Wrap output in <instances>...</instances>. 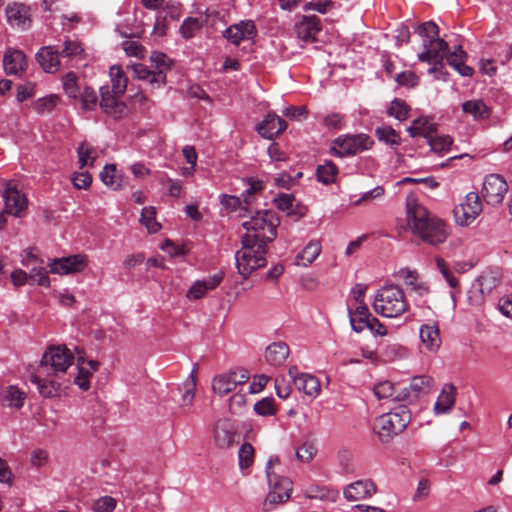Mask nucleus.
I'll return each instance as SVG.
<instances>
[{"instance_id": "nucleus-1", "label": "nucleus", "mask_w": 512, "mask_h": 512, "mask_svg": "<svg viewBox=\"0 0 512 512\" xmlns=\"http://www.w3.org/2000/svg\"><path fill=\"white\" fill-rule=\"evenodd\" d=\"M279 219L272 210L258 211L242 226L246 233L242 236V248L235 254L238 272L248 278L250 274L266 265L267 243L277 236Z\"/></svg>"}, {"instance_id": "nucleus-2", "label": "nucleus", "mask_w": 512, "mask_h": 512, "mask_svg": "<svg viewBox=\"0 0 512 512\" xmlns=\"http://www.w3.org/2000/svg\"><path fill=\"white\" fill-rule=\"evenodd\" d=\"M74 356L65 346L49 347L41 359L40 367L30 380L37 386L43 397H55L60 390V383L51 377H59L73 364Z\"/></svg>"}, {"instance_id": "nucleus-3", "label": "nucleus", "mask_w": 512, "mask_h": 512, "mask_svg": "<svg viewBox=\"0 0 512 512\" xmlns=\"http://www.w3.org/2000/svg\"><path fill=\"white\" fill-rule=\"evenodd\" d=\"M406 219L413 236L427 245L438 246L449 236L447 224L415 200L407 202Z\"/></svg>"}, {"instance_id": "nucleus-4", "label": "nucleus", "mask_w": 512, "mask_h": 512, "mask_svg": "<svg viewBox=\"0 0 512 512\" xmlns=\"http://www.w3.org/2000/svg\"><path fill=\"white\" fill-rule=\"evenodd\" d=\"M416 32L422 37L423 51L418 54V59L421 62L429 64H442L444 52L448 48V44L443 39L439 38V28L432 22H424L420 24ZM437 67L429 68V73L436 72Z\"/></svg>"}, {"instance_id": "nucleus-5", "label": "nucleus", "mask_w": 512, "mask_h": 512, "mask_svg": "<svg viewBox=\"0 0 512 512\" xmlns=\"http://www.w3.org/2000/svg\"><path fill=\"white\" fill-rule=\"evenodd\" d=\"M372 306L383 317L397 318L408 310L409 304L400 287L386 285L377 291Z\"/></svg>"}, {"instance_id": "nucleus-6", "label": "nucleus", "mask_w": 512, "mask_h": 512, "mask_svg": "<svg viewBox=\"0 0 512 512\" xmlns=\"http://www.w3.org/2000/svg\"><path fill=\"white\" fill-rule=\"evenodd\" d=\"M278 457H271L266 464V477L269 484V492L263 503L265 511H272L278 504L289 500L293 489L292 481L284 476H280L273 471V466L279 464Z\"/></svg>"}, {"instance_id": "nucleus-7", "label": "nucleus", "mask_w": 512, "mask_h": 512, "mask_svg": "<svg viewBox=\"0 0 512 512\" xmlns=\"http://www.w3.org/2000/svg\"><path fill=\"white\" fill-rule=\"evenodd\" d=\"M411 421V412L402 405L395 411L377 417L373 429L379 440L388 443L393 437L403 432Z\"/></svg>"}, {"instance_id": "nucleus-8", "label": "nucleus", "mask_w": 512, "mask_h": 512, "mask_svg": "<svg viewBox=\"0 0 512 512\" xmlns=\"http://www.w3.org/2000/svg\"><path fill=\"white\" fill-rule=\"evenodd\" d=\"M150 61L152 68L144 64H135L132 66V72L134 77L146 81L152 89L159 88L166 83V73L171 67L167 62V56L161 52H153Z\"/></svg>"}, {"instance_id": "nucleus-9", "label": "nucleus", "mask_w": 512, "mask_h": 512, "mask_svg": "<svg viewBox=\"0 0 512 512\" xmlns=\"http://www.w3.org/2000/svg\"><path fill=\"white\" fill-rule=\"evenodd\" d=\"M373 140L366 134L340 135L332 141L330 153L336 157L355 155L368 150Z\"/></svg>"}, {"instance_id": "nucleus-10", "label": "nucleus", "mask_w": 512, "mask_h": 512, "mask_svg": "<svg viewBox=\"0 0 512 512\" xmlns=\"http://www.w3.org/2000/svg\"><path fill=\"white\" fill-rule=\"evenodd\" d=\"M482 212L480 197L475 192H469L464 200L453 209L455 221L460 226H468Z\"/></svg>"}, {"instance_id": "nucleus-11", "label": "nucleus", "mask_w": 512, "mask_h": 512, "mask_svg": "<svg viewBox=\"0 0 512 512\" xmlns=\"http://www.w3.org/2000/svg\"><path fill=\"white\" fill-rule=\"evenodd\" d=\"M501 273L497 269L485 270L472 285L469 299L474 304H481L485 295L490 294L500 283Z\"/></svg>"}, {"instance_id": "nucleus-12", "label": "nucleus", "mask_w": 512, "mask_h": 512, "mask_svg": "<svg viewBox=\"0 0 512 512\" xmlns=\"http://www.w3.org/2000/svg\"><path fill=\"white\" fill-rule=\"evenodd\" d=\"M508 191L506 180L498 174L488 175L483 183L482 197L491 206L500 205Z\"/></svg>"}, {"instance_id": "nucleus-13", "label": "nucleus", "mask_w": 512, "mask_h": 512, "mask_svg": "<svg viewBox=\"0 0 512 512\" xmlns=\"http://www.w3.org/2000/svg\"><path fill=\"white\" fill-rule=\"evenodd\" d=\"M5 205V212L14 217H22L27 209L28 200L21 191L18 190L14 181H8L2 193Z\"/></svg>"}, {"instance_id": "nucleus-14", "label": "nucleus", "mask_w": 512, "mask_h": 512, "mask_svg": "<svg viewBox=\"0 0 512 512\" xmlns=\"http://www.w3.org/2000/svg\"><path fill=\"white\" fill-rule=\"evenodd\" d=\"M237 427L229 418L218 419L213 428V439L217 447L226 449L234 445Z\"/></svg>"}, {"instance_id": "nucleus-15", "label": "nucleus", "mask_w": 512, "mask_h": 512, "mask_svg": "<svg viewBox=\"0 0 512 512\" xmlns=\"http://www.w3.org/2000/svg\"><path fill=\"white\" fill-rule=\"evenodd\" d=\"M101 101L99 103L101 109L108 116L119 119L122 118L127 111V107L123 101L120 100L122 95H116L110 91L109 86L100 87Z\"/></svg>"}, {"instance_id": "nucleus-16", "label": "nucleus", "mask_w": 512, "mask_h": 512, "mask_svg": "<svg viewBox=\"0 0 512 512\" xmlns=\"http://www.w3.org/2000/svg\"><path fill=\"white\" fill-rule=\"evenodd\" d=\"M256 35L257 29L252 20H242L229 26L223 32V37L236 46L242 41L254 39Z\"/></svg>"}, {"instance_id": "nucleus-17", "label": "nucleus", "mask_w": 512, "mask_h": 512, "mask_svg": "<svg viewBox=\"0 0 512 512\" xmlns=\"http://www.w3.org/2000/svg\"><path fill=\"white\" fill-rule=\"evenodd\" d=\"M86 265V256L80 254L56 258L50 263V272L59 275H68L83 271Z\"/></svg>"}, {"instance_id": "nucleus-18", "label": "nucleus", "mask_w": 512, "mask_h": 512, "mask_svg": "<svg viewBox=\"0 0 512 512\" xmlns=\"http://www.w3.org/2000/svg\"><path fill=\"white\" fill-rule=\"evenodd\" d=\"M374 395L379 400H391L392 402H405L410 400L407 387H399L390 381H382L374 385Z\"/></svg>"}, {"instance_id": "nucleus-19", "label": "nucleus", "mask_w": 512, "mask_h": 512, "mask_svg": "<svg viewBox=\"0 0 512 512\" xmlns=\"http://www.w3.org/2000/svg\"><path fill=\"white\" fill-rule=\"evenodd\" d=\"M321 31V20L315 15H303L295 24V33L299 39L306 43L316 41L317 34Z\"/></svg>"}, {"instance_id": "nucleus-20", "label": "nucleus", "mask_w": 512, "mask_h": 512, "mask_svg": "<svg viewBox=\"0 0 512 512\" xmlns=\"http://www.w3.org/2000/svg\"><path fill=\"white\" fill-rule=\"evenodd\" d=\"M6 19L12 28L27 30L31 26L30 8L24 4L14 3L5 10Z\"/></svg>"}, {"instance_id": "nucleus-21", "label": "nucleus", "mask_w": 512, "mask_h": 512, "mask_svg": "<svg viewBox=\"0 0 512 512\" xmlns=\"http://www.w3.org/2000/svg\"><path fill=\"white\" fill-rule=\"evenodd\" d=\"M376 491L377 487L371 480H358L347 485L343 495L346 500L354 502L370 498Z\"/></svg>"}, {"instance_id": "nucleus-22", "label": "nucleus", "mask_w": 512, "mask_h": 512, "mask_svg": "<svg viewBox=\"0 0 512 512\" xmlns=\"http://www.w3.org/2000/svg\"><path fill=\"white\" fill-rule=\"evenodd\" d=\"M287 128L284 119L273 112L266 115L261 123L257 126V132L265 139L272 140L278 137Z\"/></svg>"}, {"instance_id": "nucleus-23", "label": "nucleus", "mask_w": 512, "mask_h": 512, "mask_svg": "<svg viewBox=\"0 0 512 512\" xmlns=\"http://www.w3.org/2000/svg\"><path fill=\"white\" fill-rule=\"evenodd\" d=\"M36 60L46 73H56L62 65L60 52L54 46L41 47Z\"/></svg>"}, {"instance_id": "nucleus-24", "label": "nucleus", "mask_w": 512, "mask_h": 512, "mask_svg": "<svg viewBox=\"0 0 512 512\" xmlns=\"http://www.w3.org/2000/svg\"><path fill=\"white\" fill-rule=\"evenodd\" d=\"M3 67L7 74L17 75L25 70L26 56L21 50L8 49L3 57Z\"/></svg>"}, {"instance_id": "nucleus-25", "label": "nucleus", "mask_w": 512, "mask_h": 512, "mask_svg": "<svg viewBox=\"0 0 512 512\" xmlns=\"http://www.w3.org/2000/svg\"><path fill=\"white\" fill-rule=\"evenodd\" d=\"M223 280L222 273H216L207 279L196 281L187 292L191 299L202 298L207 291L215 289Z\"/></svg>"}, {"instance_id": "nucleus-26", "label": "nucleus", "mask_w": 512, "mask_h": 512, "mask_svg": "<svg viewBox=\"0 0 512 512\" xmlns=\"http://www.w3.org/2000/svg\"><path fill=\"white\" fill-rule=\"evenodd\" d=\"M289 346L285 342H274L265 350V360L271 366H280L288 358Z\"/></svg>"}, {"instance_id": "nucleus-27", "label": "nucleus", "mask_w": 512, "mask_h": 512, "mask_svg": "<svg viewBox=\"0 0 512 512\" xmlns=\"http://www.w3.org/2000/svg\"><path fill=\"white\" fill-rule=\"evenodd\" d=\"M434 387V379L428 375L415 376L411 379L410 385L407 388L410 393L411 402L420 396L427 395Z\"/></svg>"}, {"instance_id": "nucleus-28", "label": "nucleus", "mask_w": 512, "mask_h": 512, "mask_svg": "<svg viewBox=\"0 0 512 512\" xmlns=\"http://www.w3.org/2000/svg\"><path fill=\"white\" fill-rule=\"evenodd\" d=\"M348 315L351 327L357 333L362 332L373 317L365 303L358 305L355 311L348 309Z\"/></svg>"}, {"instance_id": "nucleus-29", "label": "nucleus", "mask_w": 512, "mask_h": 512, "mask_svg": "<svg viewBox=\"0 0 512 512\" xmlns=\"http://www.w3.org/2000/svg\"><path fill=\"white\" fill-rule=\"evenodd\" d=\"M462 111L475 121L487 120L491 115L490 107L482 99H473L462 104Z\"/></svg>"}, {"instance_id": "nucleus-30", "label": "nucleus", "mask_w": 512, "mask_h": 512, "mask_svg": "<svg viewBox=\"0 0 512 512\" xmlns=\"http://www.w3.org/2000/svg\"><path fill=\"white\" fill-rule=\"evenodd\" d=\"M420 339L423 345L432 352L439 349L441 345V338L439 328L435 324H424L420 327Z\"/></svg>"}, {"instance_id": "nucleus-31", "label": "nucleus", "mask_w": 512, "mask_h": 512, "mask_svg": "<svg viewBox=\"0 0 512 512\" xmlns=\"http://www.w3.org/2000/svg\"><path fill=\"white\" fill-rule=\"evenodd\" d=\"M236 372L230 371L228 373L220 374L213 378L212 389L219 396H225L236 389Z\"/></svg>"}, {"instance_id": "nucleus-32", "label": "nucleus", "mask_w": 512, "mask_h": 512, "mask_svg": "<svg viewBox=\"0 0 512 512\" xmlns=\"http://www.w3.org/2000/svg\"><path fill=\"white\" fill-rule=\"evenodd\" d=\"M454 403L455 388L451 384H446L435 402L434 412L436 414L447 413L453 407Z\"/></svg>"}, {"instance_id": "nucleus-33", "label": "nucleus", "mask_w": 512, "mask_h": 512, "mask_svg": "<svg viewBox=\"0 0 512 512\" xmlns=\"http://www.w3.org/2000/svg\"><path fill=\"white\" fill-rule=\"evenodd\" d=\"M295 387L310 397H316L321 389L320 381L313 375L302 373L295 380Z\"/></svg>"}, {"instance_id": "nucleus-34", "label": "nucleus", "mask_w": 512, "mask_h": 512, "mask_svg": "<svg viewBox=\"0 0 512 512\" xmlns=\"http://www.w3.org/2000/svg\"><path fill=\"white\" fill-rule=\"evenodd\" d=\"M411 137L423 136L427 140L436 132V126L427 118L415 119L407 129Z\"/></svg>"}, {"instance_id": "nucleus-35", "label": "nucleus", "mask_w": 512, "mask_h": 512, "mask_svg": "<svg viewBox=\"0 0 512 512\" xmlns=\"http://www.w3.org/2000/svg\"><path fill=\"white\" fill-rule=\"evenodd\" d=\"M466 56V52L459 46L454 52H451L446 56V60L447 63L460 75L471 76L473 74V69L464 64Z\"/></svg>"}, {"instance_id": "nucleus-36", "label": "nucleus", "mask_w": 512, "mask_h": 512, "mask_svg": "<svg viewBox=\"0 0 512 512\" xmlns=\"http://www.w3.org/2000/svg\"><path fill=\"white\" fill-rule=\"evenodd\" d=\"M395 277L397 279L403 280L404 284L408 288L419 292V294L427 292L428 290L423 283L418 282V273L414 270H410L409 268H401L395 273Z\"/></svg>"}, {"instance_id": "nucleus-37", "label": "nucleus", "mask_w": 512, "mask_h": 512, "mask_svg": "<svg viewBox=\"0 0 512 512\" xmlns=\"http://www.w3.org/2000/svg\"><path fill=\"white\" fill-rule=\"evenodd\" d=\"M375 135L380 142L390 146L391 148H397L401 144L400 135L391 126L382 125L375 129Z\"/></svg>"}, {"instance_id": "nucleus-38", "label": "nucleus", "mask_w": 512, "mask_h": 512, "mask_svg": "<svg viewBox=\"0 0 512 512\" xmlns=\"http://www.w3.org/2000/svg\"><path fill=\"white\" fill-rule=\"evenodd\" d=\"M197 368L191 371L187 380L183 383V394L181 397V405L182 406H190L195 397L196 384H197Z\"/></svg>"}, {"instance_id": "nucleus-39", "label": "nucleus", "mask_w": 512, "mask_h": 512, "mask_svg": "<svg viewBox=\"0 0 512 512\" xmlns=\"http://www.w3.org/2000/svg\"><path fill=\"white\" fill-rule=\"evenodd\" d=\"M25 398L26 394L16 386H9L3 392V402L12 408H21Z\"/></svg>"}, {"instance_id": "nucleus-40", "label": "nucleus", "mask_w": 512, "mask_h": 512, "mask_svg": "<svg viewBox=\"0 0 512 512\" xmlns=\"http://www.w3.org/2000/svg\"><path fill=\"white\" fill-rule=\"evenodd\" d=\"M110 77L112 82L111 90L116 95H123L127 88V78L119 66L110 68Z\"/></svg>"}, {"instance_id": "nucleus-41", "label": "nucleus", "mask_w": 512, "mask_h": 512, "mask_svg": "<svg viewBox=\"0 0 512 512\" xmlns=\"http://www.w3.org/2000/svg\"><path fill=\"white\" fill-rule=\"evenodd\" d=\"M61 58H66L67 61H72L82 57L84 49L80 42L76 40L66 39L63 48L59 50Z\"/></svg>"}, {"instance_id": "nucleus-42", "label": "nucleus", "mask_w": 512, "mask_h": 512, "mask_svg": "<svg viewBox=\"0 0 512 512\" xmlns=\"http://www.w3.org/2000/svg\"><path fill=\"white\" fill-rule=\"evenodd\" d=\"M29 270L28 275L31 282H36L40 286H49V277L46 268L43 266V261L39 259L37 264H32Z\"/></svg>"}, {"instance_id": "nucleus-43", "label": "nucleus", "mask_w": 512, "mask_h": 512, "mask_svg": "<svg viewBox=\"0 0 512 512\" xmlns=\"http://www.w3.org/2000/svg\"><path fill=\"white\" fill-rule=\"evenodd\" d=\"M337 173L338 168L332 161H325V163L319 165L316 170L318 181L326 185L334 182Z\"/></svg>"}, {"instance_id": "nucleus-44", "label": "nucleus", "mask_w": 512, "mask_h": 512, "mask_svg": "<svg viewBox=\"0 0 512 512\" xmlns=\"http://www.w3.org/2000/svg\"><path fill=\"white\" fill-rule=\"evenodd\" d=\"M101 181L106 185L111 187L113 190H118L122 187V179L121 176L116 173V166L106 165L103 171L100 173Z\"/></svg>"}, {"instance_id": "nucleus-45", "label": "nucleus", "mask_w": 512, "mask_h": 512, "mask_svg": "<svg viewBox=\"0 0 512 512\" xmlns=\"http://www.w3.org/2000/svg\"><path fill=\"white\" fill-rule=\"evenodd\" d=\"M78 161L80 164V168L85 166H93L94 161L97 158V152L95 149L87 142H82L77 148Z\"/></svg>"}, {"instance_id": "nucleus-46", "label": "nucleus", "mask_w": 512, "mask_h": 512, "mask_svg": "<svg viewBox=\"0 0 512 512\" xmlns=\"http://www.w3.org/2000/svg\"><path fill=\"white\" fill-rule=\"evenodd\" d=\"M78 99L81 102L82 109L86 111H93L98 106V95L92 87L85 86L79 92Z\"/></svg>"}, {"instance_id": "nucleus-47", "label": "nucleus", "mask_w": 512, "mask_h": 512, "mask_svg": "<svg viewBox=\"0 0 512 512\" xmlns=\"http://www.w3.org/2000/svg\"><path fill=\"white\" fill-rule=\"evenodd\" d=\"M321 253V245L318 241L308 243L302 252L297 256L304 266L311 264Z\"/></svg>"}, {"instance_id": "nucleus-48", "label": "nucleus", "mask_w": 512, "mask_h": 512, "mask_svg": "<svg viewBox=\"0 0 512 512\" xmlns=\"http://www.w3.org/2000/svg\"><path fill=\"white\" fill-rule=\"evenodd\" d=\"M62 85L65 93L73 99H78L81 91L78 78L74 72H68L62 77Z\"/></svg>"}, {"instance_id": "nucleus-49", "label": "nucleus", "mask_w": 512, "mask_h": 512, "mask_svg": "<svg viewBox=\"0 0 512 512\" xmlns=\"http://www.w3.org/2000/svg\"><path fill=\"white\" fill-rule=\"evenodd\" d=\"M156 210L154 207H145L142 209L140 221L146 226L149 233H156L161 225L156 221Z\"/></svg>"}, {"instance_id": "nucleus-50", "label": "nucleus", "mask_w": 512, "mask_h": 512, "mask_svg": "<svg viewBox=\"0 0 512 512\" xmlns=\"http://www.w3.org/2000/svg\"><path fill=\"white\" fill-rule=\"evenodd\" d=\"M304 495L308 499H317V500H331L334 501L335 497L330 496V490L327 487L320 486L318 484L309 485L304 492Z\"/></svg>"}, {"instance_id": "nucleus-51", "label": "nucleus", "mask_w": 512, "mask_h": 512, "mask_svg": "<svg viewBox=\"0 0 512 512\" xmlns=\"http://www.w3.org/2000/svg\"><path fill=\"white\" fill-rule=\"evenodd\" d=\"M202 28V21L198 18L189 17L180 26V34L185 39H190Z\"/></svg>"}, {"instance_id": "nucleus-52", "label": "nucleus", "mask_w": 512, "mask_h": 512, "mask_svg": "<svg viewBox=\"0 0 512 512\" xmlns=\"http://www.w3.org/2000/svg\"><path fill=\"white\" fill-rule=\"evenodd\" d=\"M388 114L399 121H403L408 117L409 107L403 100L396 98L391 102Z\"/></svg>"}, {"instance_id": "nucleus-53", "label": "nucleus", "mask_w": 512, "mask_h": 512, "mask_svg": "<svg viewBox=\"0 0 512 512\" xmlns=\"http://www.w3.org/2000/svg\"><path fill=\"white\" fill-rule=\"evenodd\" d=\"M78 361H81V358L79 357ZM83 361L78 363V374L74 379V383L83 391H86L90 388V377L92 376L93 372L90 371L88 368L83 366Z\"/></svg>"}, {"instance_id": "nucleus-54", "label": "nucleus", "mask_w": 512, "mask_h": 512, "mask_svg": "<svg viewBox=\"0 0 512 512\" xmlns=\"http://www.w3.org/2000/svg\"><path fill=\"white\" fill-rule=\"evenodd\" d=\"M59 102V97L57 95H49L43 98H40L36 101L34 108L37 113L44 114L51 112Z\"/></svg>"}, {"instance_id": "nucleus-55", "label": "nucleus", "mask_w": 512, "mask_h": 512, "mask_svg": "<svg viewBox=\"0 0 512 512\" xmlns=\"http://www.w3.org/2000/svg\"><path fill=\"white\" fill-rule=\"evenodd\" d=\"M428 144L431 147V150L437 153H443L447 150H449L452 139L450 136L444 135V136H432L428 140Z\"/></svg>"}, {"instance_id": "nucleus-56", "label": "nucleus", "mask_w": 512, "mask_h": 512, "mask_svg": "<svg viewBox=\"0 0 512 512\" xmlns=\"http://www.w3.org/2000/svg\"><path fill=\"white\" fill-rule=\"evenodd\" d=\"M239 466L241 469L250 467L254 460V448L249 443H244L238 452Z\"/></svg>"}, {"instance_id": "nucleus-57", "label": "nucleus", "mask_w": 512, "mask_h": 512, "mask_svg": "<svg viewBox=\"0 0 512 512\" xmlns=\"http://www.w3.org/2000/svg\"><path fill=\"white\" fill-rule=\"evenodd\" d=\"M317 448L313 442L305 441L296 449V457L301 462H310L316 455Z\"/></svg>"}, {"instance_id": "nucleus-58", "label": "nucleus", "mask_w": 512, "mask_h": 512, "mask_svg": "<svg viewBox=\"0 0 512 512\" xmlns=\"http://www.w3.org/2000/svg\"><path fill=\"white\" fill-rule=\"evenodd\" d=\"M264 188H265V184L263 181L255 179V178H249L248 179V187L242 194L245 203L247 205H249L251 203V197L253 195L263 191Z\"/></svg>"}, {"instance_id": "nucleus-59", "label": "nucleus", "mask_w": 512, "mask_h": 512, "mask_svg": "<svg viewBox=\"0 0 512 512\" xmlns=\"http://www.w3.org/2000/svg\"><path fill=\"white\" fill-rule=\"evenodd\" d=\"M116 507V500L111 496H103L96 499L91 509L94 512H112Z\"/></svg>"}, {"instance_id": "nucleus-60", "label": "nucleus", "mask_w": 512, "mask_h": 512, "mask_svg": "<svg viewBox=\"0 0 512 512\" xmlns=\"http://www.w3.org/2000/svg\"><path fill=\"white\" fill-rule=\"evenodd\" d=\"M254 410L258 415L261 416L274 415L276 413L274 399L269 397L263 398L262 400L255 403Z\"/></svg>"}, {"instance_id": "nucleus-61", "label": "nucleus", "mask_w": 512, "mask_h": 512, "mask_svg": "<svg viewBox=\"0 0 512 512\" xmlns=\"http://www.w3.org/2000/svg\"><path fill=\"white\" fill-rule=\"evenodd\" d=\"M277 208L288 215H292L295 198L291 194L282 193L274 200Z\"/></svg>"}, {"instance_id": "nucleus-62", "label": "nucleus", "mask_w": 512, "mask_h": 512, "mask_svg": "<svg viewBox=\"0 0 512 512\" xmlns=\"http://www.w3.org/2000/svg\"><path fill=\"white\" fill-rule=\"evenodd\" d=\"M385 190L382 186H377L370 191L365 192L359 199L355 200L352 205L360 206L380 198L384 195Z\"/></svg>"}, {"instance_id": "nucleus-63", "label": "nucleus", "mask_w": 512, "mask_h": 512, "mask_svg": "<svg viewBox=\"0 0 512 512\" xmlns=\"http://www.w3.org/2000/svg\"><path fill=\"white\" fill-rule=\"evenodd\" d=\"M71 181L76 189H87L92 182V176L88 171L76 172Z\"/></svg>"}, {"instance_id": "nucleus-64", "label": "nucleus", "mask_w": 512, "mask_h": 512, "mask_svg": "<svg viewBox=\"0 0 512 512\" xmlns=\"http://www.w3.org/2000/svg\"><path fill=\"white\" fill-rule=\"evenodd\" d=\"M324 125L329 129L340 130L344 127V118L339 113L328 114L324 120Z\"/></svg>"}]
</instances>
